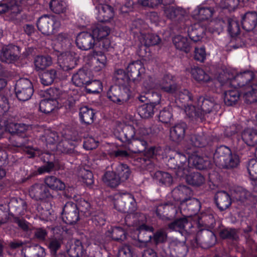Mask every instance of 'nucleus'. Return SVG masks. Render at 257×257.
I'll return each mask as SVG.
<instances>
[{"label":"nucleus","instance_id":"obj_24","mask_svg":"<svg viewBox=\"0 0 257 257\" xmlns=\"http://www.w3.org/2000/svg\"><path fill=\"white\" fill-rule=\"evenodd\" d=\"M189 164L192 165L197 169L203 170L209 168L211 166L210 159L207 156H200L198 155H192L189 158Z\"/></svg>","mask_w":257,"mask_h":257},{"label":"nucleus","instance_id":"obj_3","mask_svg":"<svg viewBox=\"0 0 257 257\" xmlns=\"http://www.w3.org/2000/svg\"><path fill=\"white\" fill-rule=\"evenodd\" d=\"M213 159L217 166L224 169H233L239 164L238 155L232 154L230 149L225 146L217 148L214 153Z\"/></svg>","mask_w":257,"mask_h":257},{"label":"nucleus","instance_id":"obj_58","mask_svg":"<svg viewBox=\"0 0 257 257\" xmlns=\"http://www.w3.org/2000/svg\"><path fill=\"white\" fill-rule=\"evenodd\" d=\"M193 99V96L192 94L187 89H184L179 92L177 100L180 101L182 103V106L186 108L188 105H192L189 103V101H191Z\"/></svg>","mask_w":257,"mask_h":257},{"label":"nucleus","instance_id":"obj_17","mask_svg":"<svg viewBox=\"0 0 257 257\" xmlns=\"http://www.w3.org/2000/svg\"><path fill=\"white\" fill-rule=\"evenodd\" d=\"M76 44L79 49L86 51L92 48L96 42L91 33L82 32L77 36Z\"/></svg>","mask_w":257,"mask_h":257},{"label":"nucleus","instance_id":"obj_42","mask_svg":"<svg viewBox=\"0 0 257 257\" xmlns=\"http://www.w3.org/2000/svg\"><path fill=\"white\" fill-rule=\"evenodd\" d=\"M52 63L50 56H37L35 57L34 64L37 71L42 70L50 66Z\"/></svg>","mask_w":257,"mask_h":257},{"label":"nucleus","instance_id":"obj_19","mask_svg":"<svg viewBox=\"0 0 257 257\" xmlns=\"http://www.w3.org/2000/svg\"><path fill=\"white\" fill-rule=\"evenodd\" d=\"M156 211L160 218L165 220L173 218L177 212V209L172 203H167L158 206Z\"/></svg>","mask_w":257,"mask_h":257},{"label":"nucleus","instance_id":"obj_33","mask_svg":"<svg viewBox=\"0 0 257 257\" xmlns=\"http://www.w3.org/2000/svg\"><path fill=\"white\" fill-rule=\"evenodd\" d=\"M147 141L142 139H134L128 143V150L133 153H140L145 151L147 148Z\"/></svg>","mask_w":257,"mask_h":257},{"label":"nucleus","instance_id":"obj_2","mask_svg":"<svg viewBox=\"0 0 257 257\" xmlns=\"http://www.w3.org/2000/svg\"><path fill=\"white\" fill-rule=\"evenodd\" d=\"M233 83L236 84L234 87H242L245 86L244 98L247 103H251L257 101V85H249L248 83L253 78V74L248 71L233 75Z\"/></svg>","mask_w":257,"mask_h":257},{"label":"nucleus","instance_id":"obj_39","mask_svg":"<svg viewBox=\"0 0 257 257\" xmlns=\"http://www.w3.org/2000/svg\"><path fill=\"white\" fill-rule=\"evenodd\" d=\"M10 145L14 147L22 149L30 144V140L26 135L19 136V135H12L9 139Z\"/></svg>","mask_w":257,"mask_h":257},{"label":"nucleus","instance_id":"obj_47","mask_svg":"<svg viewBox=\"0 0 257 257\" xmlns=\"http://www.w3.org/2000/svg\"><path fill=\"white\" fill-rule=\"evenodd\" d=\"M154 179L161 184L170 186L173 182L172 176L168 173L158 171L156 172L153 176Z\"/></svg>","mask_w":257,"mask_h":257},{"label":"nucleus","instance_id":"obj_64","mask_svg":"<svg viewBox=\"0 0 257 257\" xmlns=\"http://www.w3.org/2000/svg\"><path fill=\"white\" fill-rule=\"evenodd\" d=\"M228 32L231 37L238 35L240 32L238 23L234 19H228Z\"/></svg>","mask_w":257,"mask_h":257},{"label":"nucleus","instance_id":"obj_27","mask_svg":"<svg viewBox=\"0 0 257 257\" xmlns=\"http://www.w3.org/2000/svg\"><path fill=\"white\" fill-rule=\"evenodd\" d=\"M24 257H45V249L39 245L27 246L21 250Z\"/></svg>","mask_w":257,"mask_h":257},{"label":"nucleus","instance_id":"obj_55","mask_svg":"<svg viewBox=\"0 0 257 257\" xmlns=\"http://www.w3.org/2000/svg\"><path fill=\"white\" fill-rule=\"evenodd\" d=\"M113 79L117 85H121L122 87H126V85L130 80V77L123 70L120 69L115 71Z\"/></svg>","mask_w":257,"mask_h":257},{"label":"nucleus","instance_id":"obj_29","mask_svg":"<svg viewBox=\"0 0 257 257\" xmlns=\"http://www.w3.org/2000/svg\"><path fill=\"white\" fill-rule=\"evenodd\" d=\"M96 9L98 10L97 19L99 22H107L113 17V9L108 5L96 6Z\"/></svg>","mask_w":257,"mask_h":257},{"label":"nucleus","instance_id":"obj_52","mask_svg":"<svg viewBox=\"0 0 257 257\" xmlns=\"http://www.w3.org/2000/svg\"><path fill=\"white\" fill-rule=\"evenodd\" d=\"M57 76V71L55 69H50L44 72L40 75L41 83L46 86L51 85L54 82Z\"/></svg>","mask_w":257,"mask_h":257},{"label":"nucleus","instance_id":"obj_25","mask_svg":"<svg viewBox=\"0 0 257 257\" xmlns=\"http://www.w3.org/2000/svg\"><path fill=\"white\" fill-rule=\"evenodd\" d=\"M215 201L218 208L221 211L226 210L231 204L230 196L225 191L217 192L215 196Z\"/></svg>","mask_w":257,"mask_h":257},{"label":"nucleus","instance_id":"obj_8","mask_svg":"<svg viewBox=\"0 0 257 257\" xmlns=\"http://www.w3.org/2000/svg\"><path fill=\"white\" fill-rule=\"evenodd\" d=\"M15 90L17 98L21 101L30 99L34 92L31 82L26 78L19 79L16 83Z\"/></svg>","mask_w":257,"mask_h":257},{"label":"nucleus","instance_id":"obj_4","mask_svg":"<svg viewBox=\"0 0 257 257\" xmlns=\"http://www.w3.org/2000/svg\"><path fill=\"white\" fill-rule=\"evenodd\" d=\"M188 162L189 159L185 155L175 152L173 155L170 156L167 165L169 168L174 170L178 177L182 178L190 171Z\"/></svg>","mask_w":257,"mask_h":257},{"label":"nucleus","instance_id":"obj_6","mask_svg":"<svg viewBox=\"0 0 257 257\" xmlns=\"http://www.w3.org/2000/svg\"><path fill=\"white\" fill-rule=\"evenodd\" d=\"M114 207L118 210L131 213L137 209V202L133 194L125 192L117 196L114 203Z\"/></svg>","mask_w":257,"mask_h":257},{"label":"nucleus","instance_id":"obj_44","mask_svg":"<svg viewBox=\"0 0 257 257\" xmlns=\"http://www.w3.org/2000/svg\"><path fill=\"white\" fill-rule=\"evenodd\" d=\"M186 177V181L189 184L193 186H199L204 182V177L199 172H193L190 174L187 173L184 176Z\"/></svg>","mask_w":257,"mask_h":257},{"label":"nucleus","instance_id":"obj_28","mask_svg":"<svg viewBox=\"0 0 257 257\" xmlns=\"http://www.w3.org/2000/svg\"><path fill=\"white\" fill-rule=\"evenodd\" d=\"M90 75L87 71L80 69L72 77L73 83L77 86L83 87L90 81Z\"/></svg>","mask_w":257,"mask_h":257},{"label":"nucleus","instance_id":"obj_11","mask_svg":"<svg viewBox=\"0 0 257 257\" xmlns=\"http://www.w3.org/2000/svg\"><path fill=\"white\" fill-rule=\"evenodd\" d=\"M62 218L66 224H73L76 223L79 219L77 205L72 202H67L63 208Z\"/></svg>","mask_w":257,"mask_h":257},{"label":"nucleus","instance_id":"obj_5","mask_svg":"<svg viewBox=\"0 0 257 257\" xmlns=\"http://www.w3.org/2000/svg\"><path fill=\"white\" fill-rule=\"evenodd\" d=\"M38 30L45 35L49 36L55 33L61 26L59 20L54 16L45 15L40 17L37 21Z\"/></svg>","mask_w":257,"mask_h":257},{"label":"nucleus","instance_id":"obj_30","mask_svg":"<svg viewBox=\"0 0 257 257\" xmlns=\"http://www.w3.org/2000/svg\"><path fill=\"white\" fill-rule=\"evenodd\" d=\"M160 89L169 93H174L179 89V86L172 80L171 76L166 75L160 81Z\"/></svg>","mask_w":257,"mask_h":257},{"label":"nucleus","instance_id":"obj_57","mask_svg":"<svg viewBox=\"0 0 257 257\" xmlns=\"http://www.w3.org/2000/svg\"><path fill=\"white\" fill-rule=\"evenodd\" d=\"M86 91L88 93H98L102 90L101 82L98 80H91L85 86Z\"/></svg>","mask_w":257,"mask_h":257},{"label":"nucleus","instance_id":"obj_16","mask_svg":"<svg viewBox=\"0 0 257 257\" xmlns=\"http://www.w3.org/2000/svg\"><path fill=\"white\" fill-rule=\"evenodd\" d=\"M196 242L203 248H207L212 246L216 241L214 233L208 229H201L196 235Z\"/></svg>","mask_w":257,"mask_h":257},{"label":"nucleus","instance_id":"obj_46","mask_svg":"<svg viewBox=\"0 0 257 257\" xmlns=\"http://www.w3.org/2000/svg\"><path fill=\"white\" fill-rule=\"evenodd\" d=\"M239 96V93L236 89L226 91L224 92V103L227 106H232L237 103Z\"/></svg>","mask_w":257,"mask_h":257},{"label":"nucleus","instance_id":"obj_20","mask_svg":"<svg viewBox=\"0 0 257 257\" xmlns=\"http://www.w3.org/2000/svg\"><path fill=\"white\" fill-rule=\"evenodd\" d=\"M66 246L70 257H82L85 253L81 241L78 239L75 240L74 242L68 241Z\"/></svg>","mask_w":257,"mask_h":257},{"label":"nucleus","instance_id":"obj_35","mask_svg":"<svg viewBox=\"0 0 257 257\" xmlns=\"http://www.w3.org/2000/svg\"><path fill=\"white\" fill-rule=\"evenodd\" d=\"M21 11L20 3L18 0H11L9 4H0V14L9 13L17 14Z\"/></svg>","mask_w":257,"mask_h":257},{"label":"nucleus","instance_id":"obj_38","mask_svg":"<svg viewBox=\"0 0 257 257\" xmlns=\"http://www.w3.org/2000/svg\"><path fill=\"white\" fill-rule=\"evenodd\" d=\"M243 141L248 146L257 144V131L252 128L245 129L242 134Z\"/></svg>","mask_w":257,"mask_h":257},{"label":"nucleus","instance_id":"obj_43","mask_svg":"<svg viewBox=\"0 0 257 257\" xmlns=\"http://www.w3.org/2000/svg\"><path fill=\"white\" fill-rule=\"evenodd\" d=\"M140 37L141 42L146 47L157 45L161 41L159 37L153 34H143Z\"/></svg>","mask_w":257,"mask_h":257},{"label":"nucleus","instance_id":"obj_54","mask_svg":"<svg viewBox=\"0 0 257 257\" xmlns=\"http://www.w3.org/2000/svg\"><path fill=\"white\" fill-rule=\"evenodd\" d=\"M236 200L244 205H248L252 201V197L248 191L241 189L238 192L236 193L235 196Z\"/></svg>","mask_w":257,"mask_h":257},{"label":"nucleus","instance_id":"obj_22","mask_svg":"<svg viewBox=\"0 0 257 257\" xmlns=\"http://www.w3.org/2000/svg\"><path fill=\"white\" fill-rule=\"evenodd\" d=\"M242 28L246 31L253 30L257 25V13L254 11L247 12L241 20Z\"/></svg>","mask_w":257,"mask_h":257},{"label":"nucleus","instance_id":"obj_51","mask_svg":"<svg viewBox=\"0 0 257 257\" xmlns=\"http://www.w3.org/2000/svg\"><path fill=\"white\" fill-rule=\"evenodd\" d=\"M155 106L151 103H146L138 107V113L142 118H148L153 116Z\"/></svg>","mask_w":257,"mask_h":257},{"label":"nucleus","instance_id":"obj_60","mask_svg":"<svg viewBox=\"0 0 257 257\" xmlns=\"http://www.w3.org/2000/svg\"><path fill=\"white\" fill-rule=\"evenodd\" d=\"M42 141L45 142L47 144H54L58 140V136L55 132L50 130H46L41 136Z\"/></svg>","mask_w":257,"mask_h":257},{"label":"nucleus","instance_id":"obj_36","mask_svg":"<svg viewBox=\"0 0 257 257\" xmlns=\"http://www.w3.org/2000/svg\"><path fill=\"white\" fill-rule=\"evenodd\" d=\"M136 134L135 129L133 125L123 126L119 132V139L122 142L128 143L132 140Z\"/></svg>","mask_w":257,"mask_h":257},{"label":"nucleus","instance_id":"obj_45","mask_svg":"<svg viewBox=\"0 0 257 257\" xmlns=\"http://www.w3.org/2000/svg\"><path fill=\"white\" fill-rule=\"evenodd\" d=\"M188 36L194 42L199 41L203 37L204 29L199 24H195L189 27L188 30Z\"/></svg>","mask_w":257,"mask_h":257},{"label":"nucleus","instance_id":"obj_50","mask_svg":"<svg viewBox=\"0 0 257 257\" xmlns=\"http://www.w3.org/2000/svg\"><path fill=\"white\" fill-rule=\"evenodd\" d=\"M190 73L192 77L198 82H206L210 80L209 76L199 67H194L192 68Z\"/></svg>","mask_w":257,"mask_h":257},{"label":"nucleus","instance_id":"obj_18","mask_svg":"<svg viewBox=\"0 0 257 257\" xmlns=\"http://www.w3.org/2000/svg\"><path fill=\"white\" fill-rule=\"evenodd\" d=\"M126 70L130 80H132L135 83L141 81L144 71V68L141 61H136L130 63Z\"/></svg>","mask_w":257,"mask_h":257},{"label":"nucleus","instance_id":"obj_49","mask_svg":"<svg viewBox=\"0 0 257 257\" xmlns=\"http://www.w3.org/2000/svg\"><path fill=\"white\" fill-rule=\"evenodd\" d=\"M103 180L107 185L112 188L117 187L121 181L115 172L110 171L106 172Z\"/></svg>","mask_w":257,"mask_h":257},{"label":"nucleus","instance_id":"obj_63","mask_svg":"<svg viewBox=\"0 0 257 257\" xmlns=\"http://www.w3.org/2000/svg\"><path fill=\"white\" fill-rule=\"evenodd\" d=\"M68 141H63L60 142L56 147L57 150L62 153L71 154L74 152V147Z\"/></svg>","mask_w":257,"mask_h":257},{"label":"nucleus","instance_id":"obj_62","mask_svg":"<svg viewBox=\"0 0 257 257\" xmlns=\"http://www.w3.org/2000/svg\"><path fill=\"white\" fill-rule=\"evenodd\" d=\"M220 236L223 239L236 240L238 238L237 230L234 228H225L220 232Z\"/></svg>","mask_w":257,"mask_h":257},{"label":"nucleus","instance_id":"obj_40","mask_svg":"<svg viewBox=\"0 0 257 257\" xmlns=\"http://www.w3.org/2000/svg\"><path fill=\"white\" fill-rule=\"evenodd\" d=\"M233 74L229 71L225 70L220 72L217 80L222 86H235L236 84L233 83Z\"/></svg>","mask_w":257,"mask_h":257},{"label":"nucleus","instance_id":"obj_12","mask_svg":"<svg viewBox=\"0 0 257 257\" xmlns=\"http://www.w3.org/2000/svg\"><path fill=\"white\" fill-rule=\"evenodd\" d=\"M171 194L173 199L180 202L181 208L193 195L191 189L185 185H180L175 187L172 191Z\"/></svg>","mask_w":257,"mask_h":257},{"label":"nucleus","instance_id":"obj_7","mask_svg":"<svg viewBox=\"0 0 257 257\" xmlns=\"http://www.w3.org/2000/svg\"><path fill=\"white\" fill-rule=\"evenodd\" d=\"M29 193L33 199L37 201L46 202L54 198L53 192L43 183H36L32 185L29 188Z\"/></svg>","mask_w":257,"mask_h":257},{"label":"nucleus","instance_id":"obj_23","mask_svg":"<svg viewBox=\"0 0 257 257\" xmlns=\"http://www.w3.org/2000/svg\"><path fill=\"white\" fill-rule=\"evenodd\" d=\"M171 253L174 257H185L188 251L185 242L177 239H174L171 241Z\"/></svg>","mask_w":257,"mask_h":257},{"label":"nucleus","instance_id":"obj_37","mask_svg":"<svg viewBox=\"0 0 257 257\" xmlns=\"http://www.w3.org/2000/svg\"><path fill=\"white\" fill-rule=\"evenodd\" d=\"M110 32V28L104 25H99L92 31V35L96 41H101L102 39L107 37Z\"/></svg>","mask_w":257,"mask_h":257},{"label":"nucleus","instance_id":"obj_14","mask_svg":"<svg viewBox=\"0 0 257 257\" xmlns=\"http://www.w3.org/2000/svg\"><path fill=\"white\" fill-rule=\"evenodd\" d=\"M58 93V90L56 88L50 89L48 90L47 93L50 97L40 101L39 109L41 111L48 113L54 110L57 103V99L59 98Z\"/></svg>","mask_w":257,"mask_h":257},{"label":"nucleus","instance_id":"obj_59","mask_svg":"<svg viewBox=\"0 0 257 257\" xmlns=\"http://www.w3.org/2000/svg\"><path fill=\"white\" fill-rule=\"evenodd\" d=\"M115 172L121 181L126 180L131 175V171L126 164H120L116 168Z\"/></svg>","mask_w":257,"mask_h":257},{"label":"nucleus","instance_id":"obj_13","mask_svg":"<svg viewBox=\"0 0 257 257\" xmlns=\"http://www.w3.org/2000/svg\"><path fill=\"white\" fill-rule=\"evenodd\" d=\"M20 52V48L18 46L12 44L6 45L2 48L0 59L4 62L12 63L19 59Z\"/></svg>","mask_w":257,"mask_h":257},{"label":"nucleus","instance_id":"obj_21","mask_svg":"<svg viewBox=\"0 0 257 257\" xmlns=\"http://www.w3.org/2000/svg\"><path fill=\"white\" fill-rule=\"evenodd\" d=\"M139 231L138 240L141 243V244L139 245V246H146L147 243L152 241L153 228L143 224L139 227Z\"/></svg>","mask_w":257,"mask_h":257},{"label":"nucleus","instance_id":"obj_26","mask_svg":"<svg viewBox=\"0 0 257 257\" xmlns=\"http://www.w3.org/2000/svg\"><path fill=\"white\" fill-rule=\"evenodd\" d=\"M187 124L184 122L176 124L170 129V138L175 142H180L184 139Z\"/></svg>","mask_w":257,"mask_h":257},{"label":"nucleus","instance_id":"obj_1","mask_svg":"<svg viewBox=\"0 0 257 257\" xmlns=\"http://www.w3.org/2000/svg\"><path fill=\"white\" fill-rule=\"evenodd\" d=\"M220 105L217 103L213 97L200 96L197 99V106L188 105L185 112L192 119L202 122L205 119V114L212 111H217Z\"/></svg>","mask_w":257,"mask_h":257},{"label":"nucleus","instance_id":"obj_31","mask_svg":"<svg viewBox=\"0 0 257 257\" xmlns=\"http://www.w3.org/2000/svg\"><path fill=\"white\" fill-rule=\"evenodd\" d=\"M45 185L50 190L61 191L65 188V183L54 176H48L44 178Z\"/></svg>","mask_w":257,"mask_h":257},{"label":"nucleus","instance_id":"obj_56","mask_svg":"<svg viewBox=\"0 0 257 257\" xmlns=\"http://www.w3.org/2000/svg\"><path fill=\"white\" fill-rule=\"evenodd\" d=\"M50 8L56 14L64 13L67 9V5L63 0H51L49 4Z\"/></svg>","mask_w":257,"mask_h":257},{"label":"nucleus","instance_id":"obj_9","mask_svg":"<svg viewBox=\"0 0 257 257\" xmlns=\"http://www.w3.org/2000/svg\"><path fill=\"white\" fill-rule=\"evenodd\" d=\"M107 96L112 101L121 104L130 99V91L127 87L112 86L107 92Z\"/></svg>","mask_w":257,"mask_h":257},{"label":"nucleus","instance_id":"obj_32","mask_svg":"<svg viewBox=\"0 0 257 257\" xmlns=\"http://www.w3.org/2000/svg\"><path fill=\"white\" fill-rule=\"evenodd\" d=\"M189 141L193 146L202 148L208 144L209 137L204 132L191 134L190 136Z\"/></svg>","mask_w":257,"mask_h":257},{"label":"nucleus","instance_id":"obj_10","mask_svg":"<svg viewBox=\"0 0 257 257\" xmlns=\"http://www.w3.org/2000/svg\"><path fill=\"white\" fill-rule=\"evenodd\" d=\"M79 55L74 51H68L61 53L58 58V63L64 71H69L77 65Z\"/></svg>","mask_w":257,"mask_h":257},{"label":"nucleus","instance_id":"obj_53","mask_svg":"<svg viewBox=\"0 0 257 257\" xmlns=\"http://www.w3.org/2000/svg\"><path fill=\"white\" fill-rule=\"evenodd\" d=\"M198 221L200 224L208 227L213 226L215 223L214 216L210 211L201 213L198 216Z\"/></svg>","mask_w":257,"mask_h":257},{"label":"nucleus","instance_id":"obj_15","mask_svg":"<svg viewBox=\"0 0 257 257\" xmlns=\"http://www.w3.org/2000/svg\"><path fill=\"white\" fill-rule=\"evenodd\" d=\"M164 11L167 18L181 25L184 23L187 17V12L181 7L168 6L165 8Z\"/></svg>","mask_w":257,"mask_h":257},{"label":"nucleus","instance_id":"obj_48","mask_svg":"<svg viewBox=\"0 0 257 257\" xmlns=\"http://www.w3.org/2000/svg\"><path fill=\"white\" fill-rule=\"evenodd\" d=\"M188 223L187 217H183L175 219L168 225V228L171 231L182 232L185 230L186 225Z\"/></svg>","mask_w":257,"mask_h":257},{"label":"nucleus","instance_id":"obj_41","mask_svg":"<svg viewBox=\"0 0 257 257\" xmlns=\"http://www.w3.org/2000/svg\"><path fill=\"white\" fill-rule=\"evenodd\" d=\"M94 110L87 106L80 108L79 115L82 122L85 124H91L94 120Z\"/></svg>","mask_w":257,"mask_h":257},{"label":"nucleus","instance_id":"obj_61","mask_svg":"<svg viewBox=\"0 0 257 257\" xmlns=\"http://www.w3.org/2000/svg\"><path fill=\"white\" fill-rule=\"evenodd\" d=\"M186 203V205L190 212V215L196 214L200 210L201 203L197 199L192 197Z\"/></svg>","mask_w":257,"mask_h":257},{"label":"nucleus","instance_id":"obj_34","mask_svg":"<svg viewBox=\"0 0 257 257\" xmlns=\"http://www.w3.org/2000/svg\"><path fill=\"white\" fill-rule=\"evenodd\" d=\"M173 42L176 49L186 53L190 51V41L186 37L181 35L175 36L173 39Z\"/></svg>","mask_w":257,"mask_h":257}]
</instances>
